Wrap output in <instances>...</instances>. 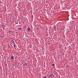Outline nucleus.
Masks as SVG:
<instances>
[{"label": "nucleus", "instance_id": "obj_2", "mask_svg": "<svg viewBox=\"0 0 78 78\" xmlns=\"http://www.w3.org/2000/svg\"><path fill=\"white\" fill-rule=\"evenodd\" d=\"M14 57L13 56H12L11 58V59H14Z\"/></svg>", "mask_w": 78, "mask_h": 78}, {"label": "nucleus", "instance_id": "obj_4", "mask_svg": "<svg viewBox=\"0 0 78 78\" xmlns=\"http://www.w3.org/2000/svg\"><path fill=\"white\" fill-rule=\"evenodd\" d=\"M69 67V66H68V65H67L66 66V67Z\"/></svg>", "mask_w": 78, "mask_h": 78}, {"label": "nucleus", "instance_id": "obj_1", "mask_svg": "<svg viewBox=\"0 0 78 78\" xmlns=\"http://www.w3.org/2000/svg\"><path fill=\"white\" fill-rule=\"evenodd\" d=\"M27 31H30V30H31V29H30V28L28 27V28H27Z\"/></svg>", "mask_w": 78, "mask_h": 78}, {"label": "nucleus", "instance_id": "obj_7", "mask_svg": "<svg viewBox=\"0 0 78 78\" xmlns=\"http://www.w3.org/2000/svg\"><path fill=\"white\" fill-rule=\"evenodd\" d=\"M52 66H55V64H52Z\"/></svg>", "mask_w": 78, "mask_h": 78}, {"label": "nucleus", "instance_id": "obj_8", "mask_svg": "<svg viewBox=\"0 0 78 78\" xmlns=\"http://www.w3.org/2000/svg\"><path fill=\"white\" fill-rule=\"evenodd\" d=\"M16 45L15 44H14V47H16Z\"/></svg>", "mask_w": 78, "mask_h": 78}, {"label": "nucleus", "instance_id": "obj_3", "mask_svg": "<svg viewBox=\"0 0 78 78\" xmlns=\"http://www.w3.org/2000/svg\"><path fill=\"white\" fill-rule=\"evenodd\" d=\"M53 74H52L51 75H50V76H53Z\"/></svg>", "mask_w": 78, "mask_h": 78}, {"label": "nucleus", "instance_id": "obj_6", "mask_svg": "<svg viewBox=\"0 0 78 78\" xmlns=\"http://www.w3.org/2000/svg\"><path fill=\"white\" fill-rule=\"evenodd\" d=\"M12 41H13V44H15V43H14V41H13V40H12Z\"/></svg>", "mask_w": 78, "mask_h": 78}, {"label": "nucleus", "instance_id": "obj_9", "mask_svg": "<svg viewBox=\"0 0 78 78\" xmlns=\"http://www.w3.org/2000/svg\"><path fill=\"white\" fill-rule=\"evenodd\" d=\"M26 66H27V63H26Z\"/></svg>", "mask_w": 78, "mask_h": 78}, {"label": "nucleus", "instance_id": "obj_5", "mask_svg": "<svg viewBox=\"0 0 78 78\" xmlns=\"http://www.w3.org/2000/svg\"><path fill=\"white\" fill-rule=\"evenodd\" d=\"M18 30H22V28H20L18 29Z\"/></svg>", "mask_w": 78, "mask_h": 78}]
</instances>
